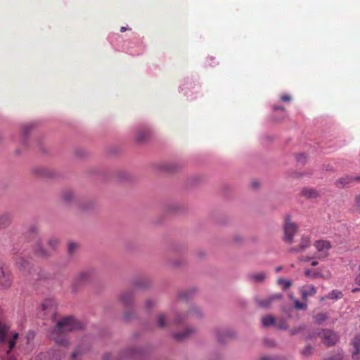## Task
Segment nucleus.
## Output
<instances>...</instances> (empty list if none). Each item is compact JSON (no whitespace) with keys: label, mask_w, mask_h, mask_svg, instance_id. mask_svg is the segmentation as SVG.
<instances>
[{"label":"nucleus","mask_w":360,"mask_h":360,"mask_svg":"<svg viewBox=\"0 0 360 360\" xmlns=\"http://www.w3.org/2000/svg\"><path fill=\"white\" fill-rule=\"evenodd\" d=\"M342 297V293L340 291L333 290L328 295L330 299H340Z\"/></svg>","instance_id":"27"},{"label":"nucleus","mask_w":360,"mask_h":360,"mask_svg":"<svg viewBox=\"0 0 360 360\" xmlns=\"http://www.w3.org/2000/svg\"><path fill=\"white\" fill-rule=\"evenodd\" d=\"M154 304H155V302L153 300H148L146 302V308H150L152 307V305H153Z\"/></svg>","instance_id":"38"},{"label":"nucleus","mask_w":360,"mask_h":360,"mask_svg":"<svg viewBox=\"0 0 360 360\" xmlns=\"http://www.w3.org/2000/svg\"><path fill=\"white\" fill-rule=\"evenodd\" d=\"M305 156L304 154H300L297 156V161L298 162H303L304 160H305Z\"/></svg>","instance_id":"39"},{"label":"nucleus","mask_w":360,"mask_h":360,"mask_svg":"<svg viewBox=\"0 0 360 360\" xmlns=\"http://www.w3.org/2000/svg\"><path fill=\"white\" fill-rule=\"evenodd\" d=\"M302 194L303 196L308 198H316L319 195L318 192L311 188H304L302 191Z\"/></svg>","instance_id":"19"},{"label":"nucleus","mask_w":360,"mask_h":360,"mask_svg":"<svg viewBox=\"0 0 360 360\" xmlns=\"http://www.w3.org/2000/svg\"><path fill=\"white\" fill-rule=\"evenodd\" d=\"M193 328H187L183 333H178L174 335V337L178 341H181L189 337L192 333H194Z\"/></svg>","instance_id":"15"},{"label":"nucleus","mask_w":360,"mask_h":360,"mask_svg":"<svg viewBox=\"0 0 360 360\" xmlns=\"http://www.w3.org/2000/svg\"><path fill=\"white\" fill-rule=\"evenodd\" d=\"M295 307L297 309H307V304L304 302H300L298 300L295 301Z\"/></svg>","instance_id":"29"},{"label":"nucleus","mask_w":360,"mask_h":360,"mask_svg":"<svg viewBox=\"0 0 360 360\" xmlns=\"http://www.w3.org/2000/svg\"><path fill=\"white\" fill-rule=\"evenodd\" d=\"M72 193L70 192V191H68V192H65L64 194H63V198L66 201H70L71 200V199L72 198Z\"/></svg>","instance_id":"33"},{"label":"nucleus","mask_w":360,"mask_h":360,"mask_svg":"<svg viewBox=\"0 0 360 360\" xmlns=\"http://www.w3.org/2000/svg\"><path fill=\"white\" fill-rule=\"evenodd\" d=\"M126 30H127V28L125 27H122L120 29V32H124Z\"/></svg>","instance_id":"49"},{"label":"nucleus","mask_w":360,"mask_h":360,"mask_svg":"<svg viewBox=\"0 0 360 360\" xmlns=\"http://www.w3.org/2000/svg\"><path fill=\"white\" fill-rule=\"evenodd\" d=\"M278 283L281 285L283 288V290H287L292 285V283L289 280H285L283 278H279L278 280Z\"/></svg>","instance_id":"23"},{"label":"nucleus","mask_w":360,"mask_h":360,"mask_svg":"<svg viewBox=\"0 0 360 360\" xmlns=\"http://www.w3.org/2000/svg\"><path fill=\"white\" fill-rule=\"evenodd\" d=\"M18 338V332L11 331L8 325L0 322V345L7 346L6 354H9L15 347Z\"/></svg>","instance_id":"2"},{"label":"nucleus","mask_w":360,"mask_h":360,"mask_svg":"<svg viewBox=\"0 0 360 360\" xmlns=\"http://www.w3.org/2000/svg\"><path fill=\"white\" fill-rule=\"evenodd\" d=\"M354 210L360 212V194L355 197Z\"/></svg>","instance_id":"30"},{"label":"nucleus","mask_w":360,"mask_h":360,"mask_svg":"<svg viewBox=\"0 0 360 360\" xmlns=\"http://www.w3.org/2000/svg\"><path fill=\"white\" fill-rule=\"evenodd\" d=\"M311 266H316V265L318 264V262H316V261H313V262H311Z\"/></svg>","instance_id":"48"},{"label":"nucleus","mask_w":360,"mask_h":360,"mask_svg":"<svg viewBox=\"0 0 360 360\" xmlns=\"http://www.w3.org/2000/svg\"><path fill=\"white\" fill-rule=\"evenodd\" d=\"M355 283L360 286V273L356 276Z\"/></svg>","instance_id":"41"},{"label":"nucleus","mask_w":360,"mask_h":360,"mask_svg":"<svg viewBox=\"0 0 360 360\" xmlns=\"http://www.w3.org/2000/svg\"><path fill=\"white\" fill-rule=\"evenodd\" d=\"M249 278L256 283L262 282L266 278V274L264 272H256L249 275Z\"/></svg>","instance_id":"18"},{"label":"nucleus","mask_w":360,"mask_h":360,"mask_svg":"<svg viewBox=\"0 0 360 360\" xmlns=\"http://www.w3.org/2000/svg\"><path fill=\"white\" fill-rule=\"evenodd\" d=\"M313 349L314 348L311 346L307 345L303 349L302 352L304 355H309L311 354Z\"/></svg>","instance_id":"31"},{"label":"nucleus","mask_w":360,"mask_h":360,"mask_svg":"<svg viewBox=\"0 0 360 360\" xmlns=\"http://www.w3.org/2000/svg\"><path fill=\"white\" fill-rule=\"evenodd\" d=\"M108 356H109V355H108V354H105V355L104 356V357H103V358H104V360H108Z\"/></svg>","instance_id":"52"},{"label":"nucleus","mask_w":360,"mask_h":360,"mask_svg":"<svg viewBox=\"0 0 360 360\" xmlns=\"http://www.w3.org/2000/svg\"><path fill=\"white\" fill-rule=\"evenodd\" d=\"M89 278V273L86 271L79 273L76 278H75L73 283L74 288H76V285L81 282L86 281Z\"/></svg>","instance_id":"16"},{"label":"nucleus","mask_w":360,"mask_h":360,"mask_svg":"<svg viewBox=\"0 0 360 360\" xmlns=\"http://www.w3.org/2000/svg\"><path fill=\"white\" fill-rule=\"evenodd\" d=\"M282 269V266H278L276 269V272H278L279 271H281Z\"/></svg>","instance_id":"50"},{"label":"nucleus","mask_w":360,"mask_h":360,"mask_svg":"<svg viewBox=\"0 0 360 360\" xmlns=\"http://www.w3.org/2000/svg\"><path fill=\"white\" fill-rule=\"evenodd\" d=\"M35 251H36V253L39 255V256H41V257H45V256H47L49 255V253L47 252L46 250H44L41 247V245L40 244H37L36 248H35Z\"/></svg>","instance_id":"26"},{"label":"nucleus","mask_w":360,"mask_h":360,"mask_svg":"<svg viewBox=\"0 0 360 360\" xmlns=\"http://www.w3.org/2000/svg\"><path fill=\"white\" fill-rule=\"evenodd\" d=\"M77 248V245L74 243H70L68 245V251L70 254H72L75 250Z\"/></svg>","instance_id":"32"},{"label":"nucleus","mask_w":360,"mask_h":360,"mask_svg":"<svg viewBox=\"0 0 360 360\" xmlns=\"http://www.w3.org/2000/svg\"><path fill=\"white\" fill-rule=\"evenodd\" d=\"M358 291H360V288H354V289L352 290V292H356Z\"/></svg>","instance_id":"47"},{"label":"nucleus","mask_w":360,"mask_h":360,"mask_svg":"<svg viewBox=\"0 0 360 360\" xmlns=\"http://www.w3.org/2000/svg\"><path fill=\"white\" fill-rule=\"evenodd\" d=\"M342 357L340 355H339L338 357L328 358L326 360H342Z\"/></svg>","instance_id":"45"},{"label":"nucleus","mask_w":360,"mask_h":360,"mask_svg":"<svg viewBox=\"0 0 360 360\" xmlns=\"http://www.w3.org/2000/svg\"><path fill=\"white\" fill-rule=\"evenodd\" d=\"M281 297L282 295L281 294H274L263 300H257L256 302L259 307L269 308L274 301L278 300Z\"/></svg>","instance_id":"8"},{"label":"nucleus","mask_w":360,"mask_h":360,"mask_svg":"<svg viewBox=\"0 0 360 360\" xmlns=\"http://www.w3.org/2000/svg\"><path fill=\"white\" fill-rule=\"evenodd\" d=\"M23 268H25V267L23 266V265H21V266H20V269L21 270H22Z\"/></svg>","instance_id":"55"},{"label":"nucleus","mask_w":360,"mask_h":360,"mask_svg":"<svg viewBox=\"0 0 360 360\" xmlns=\"http://www.w3.org/2000/svg\"><path fill=\"white\" fill-rule=\"evenodd\" d=\"M147 286V283L146 281L144 280V279H140V280H137L134 282V290L135 289H138V288H145Z\"/></svg>","instance_id":"24"},{"label":"nucleus","mask_w":360,"mask_h":360,"mask_svg":"<svg viewBox=\"0 0 360 360\" xmlns=\"http://www.w3.org/2000/svg\"><path fill=\"white\" fill-rule=\"evenodd\" d=\"M319 275L320 274L319 273H313L311 277L314 278H316L319 277Z\"/></svg>","instance_id":"46"},{"label":"nucleus","mask_w":360,"mask_h":360,"mask_svg":"<svg viewBox=\"0 0 360 360\" xmlns=\"http://www.w3.org/2000/svg\"><path fill=\"white\" fill-rule=\"evenodd\" d=\"M359 271H360V264H359Z\"/></svg>","instance_id":"56"},{"label":"nucleus","mask_w":360,"mask_h":360,"mask_svg":"<svg viewBox=\"0 0 360 360\" xmlns=\"http://www.w3.org/2000/svg\"><path fill=\"white\" fill-rule=\"evenodd\" d=\"M302 297L304 300L311 296H314L316 293V288L313 285H305L302 287L301 290Z\"/></svg>","instance_id":"12"},{"label":"nucleus","mask_w":360,"mask_h":360,"mask_svg":"<svg viewBox=\"0 0 360 360\" xmlns=\"http://www.w3.org/2000/svg\"><path fill=\"white\" fill-rule=\"evenodd\" d=\"M133 296H134L133 291H131V290L125 291L121 294L120 300L124 305L128 306L131 303Z\"/></svg>","instance_id":"14"},{"label":"nucleus","mask_w":360,"mask_h":360,"mask_svg":"<svg viewBox=\"0 0 360 360\" xmlns=\"http://www.w3.org/2000/svg\"><path fill=\"white\" fill-rule=\"evenodd\" d=\"M202 316V313L200 310L197 307H192L187 313L186 316H179L176 318V323H181L184 321L185 319H195L200 318Z\"/></svg>","instance_id":"7"},{"label":"nucleus","mask_w":360,"mask_h":360,"mask_svg":"<svg viewBox=\"0 0 360 360\" xmlns=\"http://www.w3.org/2000/svg\"><path fill=\"white\" fill-rule=\"evenodd\" d=\"M314 245L317 250L318 258L327 257L329 255V250L332 248L330 242L326 240H316Z\"/></svg>","instance_id":"5"},{"label":"nucleus","mask_w":360,"mask_h":360,"mask_svg":"<svg viewBox=\"0 0 360 360\" xmlns=\"http://www.w3.org/2000/svg\"><path fill=\"white\" fill-rule=\"evenodd\" d=\"M304 328V327L302 326H300L298 328H296V329H293L291 330V333L292 335H295V334H297V333H299L301 330H302Z\"/></svg>","instance_id":"40"},{"label":"nucleus","mask_w":360,"mask_h":360,"mask_svg":"<svg viewBox=\"0 0 360 360\" xmlns=\"http://www.w3.org/2000/svg\"><path fill=\"white\" fill-rule=\"evenodd\" d=\"M189 295H190L189 292H182L179 293V297L180 299L187 300V299H188Z\"/></svg>","instance_id":"36"},{"label":"nucleus","mask_w":360,"mask_h":360,"mask_svg":"<svg viewBox=\"0 0 360 360\" xmlns=\"http://www.w3.org/2000/svg\"><path fill=\"white\" fill-rule=\"evenodd\" d=\"M13 278L10 271L5 266L0 267V285L3 289H8L11 286Z\"/></svg>","instance_id":"6"},{"label":"nucleus","mask_w":360,"mask_h":360,"mask_svg":"<svg viewBox=\"0 0 360 360\" xmlns=\"http://www.w3.org/2000/svg\"><path fill=\"white\" fill-rule=\"evenodd\" d=\"M310 243H311V241H310L309 237H308V236H303L301 238V240H300V245H298V247L290 248L289 251L291 252H302L306 248L309 247Z\"/></svg>","instance_id":"13"},{"label":"nucleus","mask_w":360,"mask_h":360,"mask_svg":"<svg viewBox=\"0 0 360 360\" xmlns=\"http://www.w3.org/2000/svg\"><path fill=\"white\" fill-rule=\"evenodd\" d=\"M11 215L8 213L0 215V229L8 226L11 224Z\"/></svg>","instance_id":"17"},{"label":"nucleus","mask_w":360,"mask_h":360,"mask_svg":"<svg viewBox=\"0 0 360 360\" xmlns=\"http://www.w3.org/2000/svg\"><path fill=\"white\" fill-rule=\"evenodd\" d=\"M358 336H360V335H357Z\"/></svg>","instance_id":"57"},{"label":"nucleus","mask_w":360,"mask_h":360,"mask_svg":"<svg viewBox=\"0 0 360 360\" xmlns=\"http://www.w3.org/2000/svg\"><path fill=\"white\" fill-rule=\"evenodd\" d=\"M149 136V131L148 129H141L137 131L136 139L139 142L144 141Z\"/></svg>","instance_id":"20"},{"label":"nucleus","mask_w":360,"mask_h":360,"mask_svg":"<svg viewBox=\"0 0 360 360\" xmlns=\"http://www.w3.org/2000/svg\"><path fill=\"white\" fill-rule=\"evenodd\" d=\"M8 360H15V359L14 357H13V356H11V357L8 358Z\"/></svg>","instance_id":"53"},{"label":"nucleus","mask_w":360,"mask_h":360,"mask_svg":"<svg viewBox=\"0 0 360 360\" xmlns=\"http://www.w3.org/2000/svg\"><path fill=\"white\" fill-rule=\"evenodd\" d=\"M351 345L354 348L352 352V359L353 360H360V336L354 335L351 340Z\"/></svg>","instance_id":"9"},{"label":"nucleus","mask_w":360,"mask_h":360,"mask_svg":"<svg viewBox=\"0 0 360 360\" xmlns=\"http://www.w3.org/2000/svg\"><path fill=\"white\" fill-rule=\"evenodd\" d=\"M80 354V352L79 351V349H76V351L75 352H73L72 354V357L74 359L77 356H78L79 354Z\"/></svg>","instance_id":"42"},{"label":"nucleus","mask_w":360,"mask_h":360,"mask_svg":"<svg viewBox=\"0 0 360 360\" xmlns=\"http://www.w3.org/2000/svg\"><path fill=\"white\" fill-rule=\"evenodd\" d=\"M252 184H253V187H257V184L255 182H252Z\"/></svg>","instance_id":"54"},{"label":"nucleus","mask_w":360,"mask_h":360,"mask_svg":"<svg viewBox=\"0 0 360 360\" xmlns=\"http://www.w3.org/2000/svg\"><path fill=\"white\" fill-rule=\"evenodd\" d=\"M304 274H305V275L307 276H311H311H312V273H311V270H309V269L305 270Z\"/></svg>","instance_id":"44"},{"label":"nucleus","mask_w":360,"mask_h":360,"mask_svg":"<svg viewBox=\"0 0 360 360\" xmlns=\"http://www.w3.org/2000/svg\"><path fill=\"white\" fill-rule=\"evenodd\" d=\"M38 229L35 226H32L29 229V234L33 235L34 237L37 234Z\"/></svg>","instance_id":"34"},{"label":"nucleus","mask_w":360,"mask_h":360,"mask_svg":"<svg viewBox=\"0 0 360 360\" xmlns=\"http://www.w3.org/2000/svg\"><path fill=\"white\" fill-rule=\"evenodd\" d=\"M354 181H360V176H345L338 179L335 182V185L336 187L342 188L351 184Z\"/></svg>","instance_id":"11"},{"label":"nucleus","mask_w":360,"mask_h":360,"mask_svg":"<svg viewBox=\"0 0 360 360\" xmlns=\"http://www.w3.org/2000/svg\"><path fill=\"white\" fill-rule=\"evenodd\" d=\"M317 336L322 339L324 345L327 346L334 345L338 339V337L335 333L330 330H321L317 333Z\"/></svg>","instance_id":"4"},{"label":"nucleus","mask_w":360,"mask_h":360,"mask_svg":"<svg viewBox=\"0 0 360 360\" xmlns=\"http://www.w3.org/2000/svg\"><path fill=\"white\" fill-rule=\"evenodd\" d=\"M284 240L287 243H292L293 237L297 231V226L296 224L291 221L290 216L286 217L284 225Z\"/></svg>","instance_id":"3"},{"label":"nucleus","mask_w":360,"mask_h":360,"mask_svg":"<svg viewBox=\"0 0 360 360\" xmlns=\"http://www.w3.org/2000/svg\"><path fill=\"white\" fill-rule=\"evenodd\" d=\"M262 321L264 326H269L270 325L274 324L275 319L273 316L269 315V316L262 317Z\"/></svg>","instance_id":"21"},{"label":"nucleus","mask_w":360,"mask_h":360,"mask_svg":"<svg viewBox=\"0 0 360 360\" xmlns=\"http://www.w3.org/2000/svg\"><path fill=\"white\" fill-rule=\"evenodd\" d=\"M82 323L73 317H65L59 321L51 333V338L58 345L66 346V333L82 328Z\"/></svg>","instance_id":"1"},{"label":"nucleus","mask_w":360,"mask_h":360,"mask_svg":"<svg viewBox=\"0 0 360 360\" xmlns=\"http://www.w3.org/2000/svg\"><path fill=\"white\" fill-rule=\"evenodd\" d=\"M273 108L275 110H285V108L283 107H278V106H276V105H274Z\"/></svg>","instance_id":"43"},{"label":"nucleus","mask_w":360,"mask_h":360,"mask_svg":"<svg viewBox=\"0 0 360 360\" xmlns=\"http://www.w3.org/2000/svg\"><path fill=\"white\" fill-rule=\"evenodd\" d=\"M281 101L283 102H290L291 101V96L288 94H284L281 96Z\"/></svg>","instance_id":"35"},{"label":"nucleus","mask_w":360,"mask_h":360,"mask_svg":"<svg viewBox=\"0 0 360 360\" xmlns=\"http://www.w3.org/2000/svg\"><path fill=\"white\" fill-rule=\"evenodd\" d=\"M234 334L230 330H219L216 332V338L219 343H225L233 337Z\"/></svg>","instance_id":"10"},{"label":"nucleus","mask_w":360,"mask_h":360,"mask_svg":"<svg viewBox=\"0 0 360 360\" xmlns=\"http://www.w3.org/2000/svg\"><path fill=\"white\" fill-rule=\"evenodd\" d=\"M58 243H59V240L56 237H52L49 240V245L53 249H54L56 247V245L58 244Z\"/></svg>","instance_id":"28"},{"label":"nucleus","mask_w":360,"mask_h":360,"mask_svg":"<svg viewBox=\"0 0 360 360\" xmlns=\"http://www.w3.org/2000/svg\"><path fill=\"white\" fill-rule=\"evenodd\" d=\"M327 318V315L324 313H319L314 316V321L319 324L324 322Z\"/></svg>","instance_id":"22"},{"label":"nucleus","mask_w":360,"mask_h":360,"mask_svg":"<svg viewBox=\"0 0 360 360\" xmlns=\"http://www.w3.org/2000/svg\"><path fill=\"white\" fill-rule=\"evenodd\" d=\"M261 360H270V359L267 356H264L261 358Z\"/></svg>","instance_id":"51"},{"label":"nucleus","mask_w":360,"mask_h":360,"mask_svg":"<svg viewBox=\"0 0 360 360\" xmlns=\"http://www.w3.org/2000/svg\"><path fill=\"white\" fill-rule=\"evenodd\" d=\"M51 301H46L44 303L41 304V307L43 310H47L49 307V304L51 303Z\"/></svg>","instance_id":"37"},{"label":"nucleus","mask_w":360,"mask_h":360,"mask_svg":"<svg viewBox=\"0 0 360 360\" xmlns=\"http://www.w3.org/2000/svg\"><path fill=\"white\" fill-rule=\"evenodd\" d=\"M158 323L160 328H165L166 326V317L164 314H161L158 315Z\"/></svg>","instance_id":"25"}]
</instances>
